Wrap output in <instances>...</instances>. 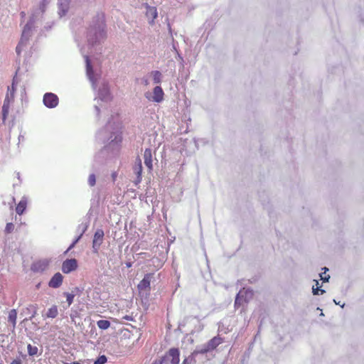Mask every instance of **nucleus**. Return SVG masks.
<instances>
[{"label": "nucleus", "instance_id": "9b49d317", "mask_svg": "<svg viewBox=\"0 0 364 364\" xmlns=\"http://www.w3.org/2000/svg\"><path fill=\"white\" fill-rule=\"evenodd\" d=\"M146 16L150 20V24H153L158 16L157 9L154 6H146Z\"/></svg>", "mask_w": 364, "mask_h": 364}, {"label": "nucleus", "instance_id": "412c9836", "mask_svg": "<svg viewBox=\"0 0 364 364\" xmlns=\"http://www.w3.org/2000/svg\"><path fill=\"white\" fill-rule=\"evenodd\" d=\"M27 349H28V353L31 356H34V355H37L38 351V347L32 346L31 344H28L27 346Z\"/></svg>", "mask_w": 364, "mask_h": 364}, {"label": "nucleus", "instance_id": "0eeeda50", "mask_svg": "<svg viewBox=\"0 0 364 364\" xmlns=\"http://www.w3.org/2000/svg\"><path fill=\"white\" fill-rule=\"evenodd\" d=\"M58 97L52 92H47L43 96V103L48 108H54L58 105Z\"/></svg>", "mask_w": 364, "mask_h": 364}, {"label": "nucleus", "instance_id": "e433bc0d", "mask_svg": "<svg viewBox=\"0 0 364 364\" xmlns=\"http://www.w3.org/2000/svg\"><path fill=\"white\" fill-rule=\"evenodd\" d=\"M186 361H187V360H186V359H185V360L183 361V364H186Z\"/></svg>", "mask_w": 364, "mask_h": 364}, {"label": "nucleus", "instance_id": "7c9ffc66", "mask_svg": "<svg viewBox=\"0 0 364 364\" xmlns=\"http://www.w3.org/2000/svg\"><path fill=\"white\" fill-rule=\"evenodd\" d=\"M164 361V359H159L154 360L152 364H162Z\"/></svg>", "mask_w": 364, "mask_h": 364}, {"label": "nucleus", "instance_id": "2eb2a0df", "mask_svg": "<svg viewBox=\"0 0 364 364\" xmlns=\"http://www.w3.org/2000/svg\"><path fill=\"white\" fill-rule=\"evenodd\" d=\"M26 314L30 315V319L34 318L37 314L38 305L29 304L26 309Z\"/></svg>", "mask_w": 364, "mask_h": 364}, {"label": "nucleus", "instance_id": "1a4fd4ad", "mask_svg": "<svg viewBox=\"0 0 364 364\" xmlns=\"http://www.w3.org/2000/svg\"><path fill=\"white\" fill-rule=\"evenodd\" d=\"M133 171L134 173L136 175V179L135 181V184H138L141 181V173H142V164H141V160L138 156L136 160L134 165L133 166Z\"/></svg>", "mask_w": 364, "mask_h": 364}, {"label": "nucleus", "instance_id": "6ab92c4d", "mask_svg": "<svg viewBox=\"0 0 364 364\" xmlns=\"http://www.w3.org/2000/svg\"><path fill=\"white\" fill-rule=\"evenodd\" d=\"M99 328L106 330L110 326V322L107 320H100L97 322Z\"/></svg>", "mask_w": 364, "mask_h": 364}, {"label": "nucleus", "instance_id": "f257e3e1", "mask_svg": "<svg viewBox=\"0 0 364 364\" xmlns=\"http://www.w3.org/2000/svg\"><path fill=\"white\" fill-rule=\"evenodd\" d=\"M16 90V87L14 85V82H13L11 87H8V92H11V96L9 95V94L6 95L4 101V105L2 106V119L4 122L9 114V109H10V105L11 102L14 100V94Z\"/></svg>", "mask_w": 364, "mask_h": 364}, {"label": "nucleus", "instance_id": "c9c22d12", "mask_svg": "<svg viewBox=\"0 0 364 364\" xmlns=\"http://www.w3.org/2000/svg\"><path fill=\"white\" fill-rule=\"evenodd\" d=\"M73 364H80V363L76 361V362H73Z\"/></svg>", "mask_w": 364, "mask_h": 364}, {"label": "nucleus", "instance_id": "f3484780", "mask_svg": "<svg viewBox=\"0 0 364 364\" xmlns=\"http://www.w3.org/2000/svg\"><path fill=\"white\" fill-rule=\"evenodd\" d=\"M17 312L16 309H11L9 313L8 320L14 326L16 323Z\"/></svg>", "mask_w": 364, "mask_h": 364}, {"label": "nucleus", "instance_id": "393cba45", "mask_svg": "<svg viewBox=\"0 0 364 364\" xmlns=\"http://www.w3.org/2000/svg\"><path fill=\"white\" fill-rule=\"evenodd\" d=\"M65 295L66 296L67 302L68 304V306L71 305L73 302L75 295L73 294L70 293H65Z\"/></svg>", "mask_w": 364, "mask_h": 364}, {"label": "nucleus", "instance_id": "bb28decb", "mask_svg": "<svg viewBox=\"0 0 364 364\" xmlns=\"http://www.w3.org/2000/svg\"><path fill=\"white\" fill-rule=\"evenodd\" d=\"M107 362L105 355L100 356L94 363V364H105Z\"/></svg>", "mask_w": 364, "mask_h": 364}, {"label": "nucleus", "instance_id": "2f4dec72", "mask_svg": "<svg viewBox=\"0 0 364 364\" xmlns=\"http://www.w3.org/2000/svg\"><path fill=\"white\" fill-rule=\"evenodd\" d=\"M11 364H22L21 360L19 359L14 360Z\"/></svg>", "mask_w": 364, "mask_h": 364}, {"label": "nucleus", "instance_id": "9d476101", "mask_svg": "<svg viewBox=\"0 0 364 364\" xmlns=\"http://www.w3.org/2000/svg\"><path fill=\"white\" fill-rule=\"evenodd\" d=\"M63 281V275L57 272L55 273L48 282V286L51 288H58L61 286Z\"/></svg>", "mask_w": 364, "mask_h": 364}, {"label": "nucleus", "instance_id": "473e14b6", "mask_svg": "<svg viewBox=\"0 0 364 364\" xmlns=\"http://www.w3.org/2000/svg\"><path fill=\"white\" fill-rule=\"evenodd\" d=\"M86 61H87V70H92V67L90 65V60H89L87 57Z\"/></svg>", "mask_w": 364, "mask_h": 364}, {"label": "nucleus", "instance_id": "5701e85b", "mask_svg": "<svg viewBox=\"0 0 364 364\" xmlns=\"http://www.w3.org/2000/svg\"><path fill=\"white\" fill-rule=\"evenodd\" d=\"M31 30V26L28 23H27L23 30L21 38L23 39L24 37L27 38V36H28Z\"/></svg>", "mask_w": 364, "mask_h": 364}, {"label": "nucleus", "instance_id": "4be33fe9", "mask_svg": "<svg viewBox=\"0 0 364 364\" xmlns=\"http://www.w3.org/2000/svg\"><path fill=\"white\" fill-rule=\"evenodd\" d=\"M243 300L244 299H243L242 291H240L235 298V306H239L242 305Z\"/></svg>", "mask_w": 364, "mask_h": 364}, {"label": "nucleus", "instance_id": "20e7f679", "mask_svg": "<svg viewBox=\"0 0 364 364\" xmlns=\"http://www.w3.org/2000/svg\"><path fill=\"white\" fill-rule=\"evenodd\" d=\"M104 235L105 233L102 229H98L95 232L92 240V248L94 250V252H98V250L103 242Z\"/></svg>", "mask_w": 364, "mask_h": 364}, {"label": "nucleus", "instance_id": "f704fd0d", "mask_svg": "<svg viewBox=\"0 0 364 364\" xmlns=\"http://www.w3.org/2000/svg\"><path fill=\"white\" fill-rule=\"evenodd\" d=\"M116 178H117V173H112V178H113V181H115V180H116Z\"/></svg>", "mask_w": 364, "mask_h": 364}, {"label": "nucleus", "instance_id": "a211bd4d", "mask_svg": "<svg viewBox=\"0 0 364 364\" xmlns=\"http://www.w3.org/2000/svg\"><path fill=\"white\" fill-rule=\"evenodd\" d=\"M315 285L312 287V291L314 295H318L319 294H322L325 292L324 290L321 289L319 287V282L318 280H314Z\"/></svg>", "mask_w": 364, "mask_h": 364}, {"label": "nucleus", "instance_id": "b1692460", "mask_svg": "<svg viewBox=\"0 0 364 364\" xmlns=\"http://www.w3.org/2000/svg\"><path fill=\"white\" fill-rule=\"evenodd\" d=\"M14 230V225L12 223H8L5 228V232L6 234L11 233Z\"/></svg>", "mask_w": 364, "mask_h": 364}, {"label": "nucleus", "instance_id": "a878e982", "mask_svg": "<svg viewBox=\"0 0 364 364\" xmlns=\"http://www.w3.org/2000/svg\"><path fill=\"white\" fill-rule=\"evenodd\" d=\"M88 183L90 186H94L96 183V177L95 174H90L88 177Z\"/></svg>", "mask_w": 364, "mask_h": 364}, {"label": "nucleus", "instance_id": "39448f33", "mask_svg": "<svg viewBox=\"0 0 364 364\" xmlns=\"http://www.w3.org/2000/svg\"><path fill=\"white\" fill-rule=\"evenodd\" d=\"M78 267L76 259H65L62 264V272L65 274H69L77 269Z\"/></svg>", "mask_w": 364, "mask_h": 364}, {"label": "nucleus", "instance_id": "ddd939ff", "mask_svg": "<svg viewBox=\"0 0 364 364\" xmlns=\"http://www.w3.org/2000/svg\"><path fill=\"white\" fill-rule=\"evenodd\" d=\"M153 100L156 102H160L164 100V91L160 86H156L154 88Z\"/></svg>", "mask_w": 364, "mask_h": 364}, {"label": "nucleus", "instance_id": "4468645a", "mask_svg": "<svg viewBox=\"0 0 364 364\" xmlns=\"http://www.w3.org/2000/svg\"><path fill=\"white\" fill-rule=\"evenodd\" d=\"M27 206V198L23 197L16 207V212L18 215H22Z\"/></svg>", "mask_w": 364, "mask_h": 364}, {"label": "nucleus", "instance_id": "423d86ee", "mask_svg": "<svg viewBox=\"0 0 364 364\" xmlns=\"http://www.w3.org/2000/svg\"><path fill=\"white\" fill-rule=\"evenodd\" d=\"M154 274L152 273H148L146 274L144 277V278L139 282V283L137 285V289L139 291H149L151 289V282L153 278Z\"/></svg>", "mask_w": 364, "mask_h": 364}, {"label": "nucleus", "instance_id": "c85d7f7f", "mask_svg": "<svg viewBox=\"0 0 364 364\" xmlns=\"http://www.w3.org/2000/svg\"><path fill=\"white\" fill-rule=\"evenodd\" d=\"M22 43H23V39L21 38V42L16 46V52L18 54H19L21 52V46Z\"/></svg>", "mask_w": 364, "mask_h": 364}, {"label": "nucleus", "instance_id": "aec40b11", "mask_svg": "<svg viewBox=\"0 0 364 364\" xmlns=\"http://www.w3.org/2000/svg\"><path fill=\"white\" fill-rule=\"evenodd\" d=\"M151 75L154 83L159 84L161 82V73L159 71L155 70L151 72Z\"/></svg>", "mask_w": 364, "mask_h": 364}, {"label": "nucleus", "instance_id": "72a5a7b5", "mask_svg": "<svg viewBox=\"0 0 364 364\" xmlns=\"http://www.w3.org/2000/svg\"><path fill=\"white\" fill-rule=\"evenodd\" d=\"M77 242V240H75V242H74L70 245V247H69V250H70L71 248H73V247L75 246V243H76Z\"/></svg>", "mask_w": 364, "mask_h": 364}, {"label": "nucleus", "instance_id": "dca6fc26", "mask_svg": "<svg viewBox=\"0 0 364 364\" xmlns=\"http://www.w3.org/2000/svg\"><path fill=\"white\" fill-rule=\"evenodd\" d=\"M58 307H57V306L53 305L48 309V311H47L46 316L47 318H54L58 316Z\"/></svg>", "mask_w": 364, "mask_h": 364}, {"label": "nucleus", "instance_id": "c756f323", "mask_svg": "<svg viewBox=\"0 0 364 364\" xmlns=\"http://www.w3.org/2000/svg\"><path fill=\"white\" fill-rule=\"evenodd\" d=\"M47 4V2L46 0H43L42 2H41V9H42V11H44V9H45V7Z\"/></svg>", "mask_w": 364, "mask_h": 364}, {"label": "nucleus", "instance_id": "f03ea898", "mask_svg": "<svg viewBox=\"0 0 364 364\" xmlns=\"http://www.w3.org/2000/svg\"><path fill=\"white\" fill-rule=\"evenodd\" d=\"M50 259L47 258L34 261L31 266V270L36 273H41L48 269Z\"/></svg>", "mask_w": 364, "mask_h": 364}, {"label": "nucleus", "instance_id": "6e6552de", "mask_svg": "<svg viewBox=\"0 0 364 364\" xmlns=\"http://www.w3.org/2000/svg\"><path fill=\"white\" fill-rule=\"evenodd\" d=\"M164 359H168L172 364H178L180 361L179 350L176 348L169 349Z\"/></svg>", "mask_w": 364, "mask_h": 364}, {"label": "nucleus", "instance_id": "f8f14e48", "mask_svg": "<svg viewBox=\"0 0 364 364\" xmlns=\"http://www.w3.org/2000/svg\"><path fill=\"white\" fill-rule=\"evenodd\" d=\"M144 164L149 171L152 170V154L150 149H146L144 153Z\"/></svg>", "mask_w": 364, "mask_h": 364}, {"label": "nucleus", "instance_id": "cd10ccee", "mask_svg": "<svg viewBox=\"0 0 364 364\" xmlns=\"http://www.w3.org/2000/svg\"><path fill=\"white\" fill-rule=\"evenodd\" d=\"M320 277L321 279L323 280V282H328L330 278L329 275L323 276V274H320Z\"/></svg>", "mask_w": 364, "mask_h": 364}, {"label": "nucleus", "instance_id": "7ed1b4c3", "mask_svg": "<svg viewBox=\"0 0 364 364\" xmlns=\"http://www.w3.org/2000/svg\"><path fill=\"white\" fill-rule=\"evenodd\" d=\"M223 342V339L220 336H215L210 339L204 346L199 350L200 353L204 354L215 350L220 344Z\"/></svg>", "mask_w": 364, "mask_h": 364}]
</instances>
